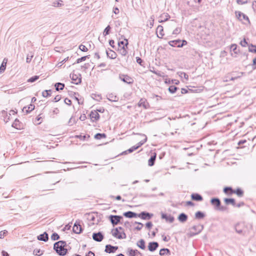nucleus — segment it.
<instances>
[{"label":"nucleus","mask_w":256,"mask_h":256,"mask_svg":"<svg viewBox=\"0 0 256 256\" xmlns=\"http://www.w3.org/2000/svg\"><path fill=\"white\" fill-rule=\"evenodd\" d=\"M223 192L227 195H232V194H236L239 197H242L244 196V192L240 188H238L234 190L231 186H225L223 189Z\"/></svg>","instance_id":"nucleus-1"},{"label":"nucleus","mask_w":256,"mask_h":256,"mask_svg":"<svg viewBox=\"0 0 256 256\" xmlns=\"http://www.w3.org/2000/svg\"><path fill=\"white\" fill-rule=\"evenodd\" d=\"M168 44L172 47L181 48L186 45L188 42L185 40H181L180 39H177L170 40L168 42Z\"/></svg>","instance_id":"nucleus-2"},{"label":"nucleus","mask_w":256,"mask_h":256,"mask_svg":"<svg viewBox=\"0 0 256 256\" xmlns=\"http://www.w3.org/2000/svg\"><path fill=\"white\" fill-rule=\"evenodd\" d=\"M82 221L79 219L76 220L72 228V231L76 234H80L82 232L84 229L80 225Z\"/></svg>","instance_id":"nucleus-3"},{"label":"nucleus","mask_w":256,"mask_h":256,"mask_svg":"<svg viewBox=\"0 0 256 256\" xmlns=\"http://www.w3.org/2000/svg\"><path fill=\"white\" fill-rule=\"evenodd\" d=\"M118 77L122 82L128 84H132L134 82L133 78L128 74H120Z\"/></svg>","instance_id":"nucleus-4"},{"label":"nucleus","mask_w":256,"mask_h":256,"mask_svg":"<svg viewBox=\"0 0 256 256\" xmlns=\"http://www.w3.org/2000/svg\"><path fill=\"white\" fill-rule=\"evenodd\" d=\"M70 76L72 80V83L77 85L81 84L82 79L81 74H76L72 72L70 74Z\"/></svg>","instance_id":"nucleus-5"},{"label":"nucleus","mask_w":256,"mask_h":256,"mask_svg":"<svg viewBox=\"0 0 256 256\" xmlns=\"http://www.w3.org/2000/svg\"><path fill=\"white\" fill-rule=\"evenodd\" d=\"M66 246H67V244H66V241L63 240H59L58 242H56L54 244L53 249L54 250H60V249L62 250V248H66Z\"/></svg>","instance_id":"nucleus-6"},{"label":"nucleus","mask_w":256,"mask_h":256,"mask_svg":"<svg viewBox=\"0 0 256 256\" xmlns=\"http://www.w3.org/2000/svg\"><path fill=\"white\" fill-rule=\"evenodd\" d=\"M92 238L94 241L97 242H100L104 238V234L102 232H93Z\"/></svg>","instance_id":"nucleus-7"},{"label":"nucleus","mask_w":256,"mask_h":256,"mask_svg":"<svg viewBox=\"0 0 256 256\" xmlns=\"http://www.w3.org/2000/svg\"><path fill=\"white\" fill-rule=\"evenodd\" d=\"M154 214L152 213L148 212L146 211H143L138 214V217L142 220H150L152 218Z\"/></svg>","instance_id":"nucleus-8"},{"label":"nucleus","mask_w":256,"mask_h":256,"mask_svg":"<svg viewBox=\"0 0 256 256\" xmlns=\"http://www.w3.org/2000/svg\"><path fill=\"white\" fill-rule=\"evenodd\" d=\"M235 14L236 18L240 21H242V20H246L248 24H250V20L248 17L240 11H236Z\"/></svg>","instance_id":"nucleus-9"},{"label":"nucleus","mask_w":256,"mask_h":256,"mask_svg":"<svg viewBox=\"0 0 256 256\" xmlns=\"http://www.w3.org/2000/svg\"><path fill=\"white\" fill-rule=\"evenodd\" d=\"M161 218L162 219L165 220L167 222H169L170 223H172L174 220V216L163 212H161Z\"/></svg>","instance_id":"nucleus-10"},{"label":"nucleus","mask_w":256,"mask_h":256,"mask_svg":"<svg viewBox=\"0 0 256 256\" xmlns=\"http://www.w3.org/2000/svg\"><path fill=\"white\" fill-rule=\"evenodd\" d=\"M89 116L92 122L98 121L100 118V115L95 110H92Z\"/></svg>","instance_id":"nucleus-11"},{"label":"nucleus","mask_w":256,"mask_h":256,"mask_svg":"<svg viewBox=\"0 0 256 256\" xmlns=\"http://www.w3.org/2000/svg\"><path fill=\"white\" fill-rule=\"evenodd\" d=\"M159 246V244L157 242H150L148 243V248L151 252H154Z\"/></svg>","instance_id":"nucleus-12"},{"label":"nucleus","mask_w":256,"mask_h":256,"mask_svg":"<svg viewBox=\"0 0 256 256\" xmlns=\"http://www.w3.org/2000/svg\"><path fill=\"white\" fill-rule=\"evenodd\" d=\"M118 249V246H113L110 244H108L106 246L104 252L108 254L114 253Z\"/></svg>","instance_id":"nucleus-13"},{"label":"nucleus","mask_w":256,"mask_h":256,"mask_svg":"<svg viewBox=\"0 0 256 256\" xmlns=\"http://www.w3.org/2000/svg\"><path fill=\"white\" fill-rule=\"evenodd\" d=\"M210 204L214 206V210H216L218 206H220L221 202L219 198L214 197L210 199Z\"/></svg>","instance_id":"nucleus-14"},{"label":"nucleus","mask_w":256,"mask_h":256,"mask_svg":"<svg viewBox=\"0 0 256 256\" xmlns=\"http://www.w3.org/2000/svg\"><path fill=\"white\" fill-rule=\"evenodd\" d=\"M12 126L17 130H22L24 128V124L18 118H16L12 124Z\"/></svg>","instance_id":"nucleus-15"},{"label":"nucleus","mask_w":256,"mask_h":256,"mask_svg":"<svg viewBox=\"0 0 256 256\" xmlns=\"http://www.w3.org/2000/svg\"><path fill=\"white\" fill-rule=\"evenodd\" d=\"M139 107H143L144 109H148L150 108V106L146 98H141L138 104Z\"/></svg>","instance_id":"nucleus-16"},{"label":"nucleus","mask_w":256,"mask_h":256,"mask_svg":"<svg viewBox=\"0 0 256 256\" xmlns=\"http://www.w3.org/2000/svg\"><path fill=\"white\" fill-rule=\"evenodd\" d=\"M138 214L132 211H128L123 213V216L126 218H132L138 217Z\"/></svg>","instance_id":"nucleus-17"},{"label":"nucleus","mask_w":256,"mask_h":256,"mask_svg":"<svg viewBox=\"0 0 256 256\" xmlns=\"http://www.w3.org/2000/svg\"><path fill=\"white\" fill-rule=\"evenodd\" d=\"M48 234L46 232L37 236V240L40 241L46 242L48 241Z\"/></svg>","instance_id":"nucleus-18"},{"label":"nucleus","mask_w":256,"mask_h":256,"mask_svg":"<svg viewBox=\"0 0 256 256\" xmlns=\"http://www.w3.org/2000/svg\"><path fill=\"white\" fill-rule=\"evenodd\" d=\"M177 218L180 222L184 223L187 221L188 216L184 212H182L179 214Z\"/></svg>","instance_id":"nucleus-19"},{"label":"nucleus","mask_w":256,"mask_h":256,"mask_svg":"<svg viewBox=\"0 0 256 256\" xmlns=\"http://www.w3.org/2000/svg\"><path fill=\"white\" fill-rule=\"evenodd\" d=\"M204 225L199 224L198 225L193 226L190 229L193 230L196 233H198V234L204 230Z\"/></svg>","instance_id":"nucleus-20"},{"label":"nucleus","mask_w":256,"mask_h":256,"mask_svg":"<svg viewBox=\"0 0 256 256\" xmlns=\"http://www.w3.org/2000/svg\"><path fill=\"white\" fill-rule=\"evenodd\" d=\"M191 198L196 202H201L203 200V197L198 193H192L191 194Z\"/></svg>","instance_id":"nucleus-21"},{"label":"nucleus","mask_w":256,"mask_h":256,"mask_svg":"<svg viewBox=\"0 0 256 256\" xmlns=\"http://www.w3.org/2000/svg\"><path fill=\"white\" fill-rule=\"evenodd\" d=\"M156 33L157 34V36L158 38H162L163 37V36L164 35V28L162 26L158 25V26Z\"/></svg>","instance_id":"nucleus-22"},{"label":"nucleus","mask_w":256,"mask_h":256,"mask_svg":"<svg viewBox=\"0 0 256 256\" xmlns=\"http://www.w3.org/2000/svg\"><path fill=\"white\" fill-rule=\"evenodd\" d=\"M156 158V153L154 152L152 154L150 158L148 160V166H153L154 165Z\"/></svg>","instance_id":"nucleus-23"},{"label":"nucleus","mask_w":256,"mask_h":256,"mask_svg":"<svg viewBox=\"0 0 256 256\" xmlns=\"http://www.w3.org/2000/svg\"><path fill=\"white\" fill-rule=\"evenodd\" d=\"M35 108V106L34 104H30L28 106H24L22 111L24 112V110H26L25 112L26 114H30L32 111Z\"/></svg>","instance_id":"nucleus-24"},{"label":"nucleus","mask_w":256,"mask_h":256,"mask_svg":"<svg viewBox=\"0 0 256 256\" xmlns=\"http://www.w3.org/2000/svg\"><path fill=\"white\" fill-rule=\"evenodd\" d=\"M224 202L226 205L231 204L234 206L236 205V200L232 198H226L224 199Z\"/></svg>","instance_id":"nucleus-25"},{"label":"nucleus","mask_w":256,"mask_h":256,"mask_svg":"<svg viewBox=\"0 0 256 256\" xmlns=\"http://www.w3.org/2000/svg\"><path fill=\"white\" fill-rule=\"evenodd\" d=\"M115 216L111 214L108 216V220L111 222L112 224L114 226L118 224H120V222L118 218H114Z\"/></svg>","instance_id":"nucleus-26"},{"label":"nucleus","mask_w":256,"mask_h":256,"mask_svg":"<svg viewBox=\"0 0 256 256\" xmlns=\"http://www.w3.org/2000/svg\"><path fill=\"white\" fill-rule=\"evenodd\" d=\"M69 249H67V248H63L60 250H55V252L56 253L60 256H66L68 254V252Z\"/></svg>","instance_id":"nucleus-27"},{"label":"nucleus","mask_w":256,"mask_h":256,"mask_svg":"<svg viewBox=\"0 0 256 256\" xmlns=\"http://www.w3.org/2000/svg\"><path fill=\"white\" fill-rule=\"evenodd\" d=\"M110 233L114 237L118 239H120V238H122V236L120 235L121 234V232L118 230L117 228H112L111 230Z\"/></svg>","instance_id":"nucleus-28"},{"label":"nucleus","mask_w":256,"mask_h":256,"mask_svg":"<svg viewBox=\"0 0 256 256\" xmlns=\"http://www.w3.org/2000/svg\"><path fill=\"white\" fill-rule=\"evenodd\" d=\"M230 52H232L235 54L240 53V50L238 48L237 44H232L230 46Z\"/></svg>","instance_id":"nucleus-29"},{"label":"nucleus","mask_w":256,"mask_h":256,"mask_svg":"<svg viewBox=\"0 0 256 256\" xmlns=\"http://www.w3.org/2000/svg\"><path fill=\"white\" fill-rule=\"evenodd\" d=\"M206 216V214L202 211H197L194 214V218L196 220L203 219Z\"/></svg>","instance_id":"nucleus-30"},{"label":"nucleus","mask_w":256,"mask_h":256,"mask_svg":"<svg viewBox=\"0 0 256 256\" xmlns=\"http://www.w3.org/2000/svg\"><path fill=\"white\" fill-rule=\"evenodd\" d=\"M170 250L168 248H161L159 252V254L160 256H164V255L170 256Z\"/></svg>","instance_id":"nucleus-31"},{"label":"nucleus","mask_w":256,"mask_h":256,"mask_svg":"<svg viewBox=\"0 0 256 256\" xmlns=\"http://www.w3.org/2000/svg\"><path fill=\"white\" fill-rule=\"evenodd\" d=\"M90 135L89 134H85L82 136V134L76 135L74 136H72L73 138L80 139V140L84 141L86 140H88L89 138H90Z\"/></svg>","instance_id":"nucleus-32"},{"label":"nucleus","mask_w":256,"mask_h":256,"mask_svg":"<svg viewBox=\"0 0 256 256\" xmlns=\"http://www.w3.org/2000/svg\"><path fill=\"white\" fill-rule=\"evenodd\" d=\"M136 246L142 250H145L146 248V242L144 239H140L136 242Z\"/></svg>","instance_id":"nucleus-33"},{"label":"nucleus","mask_w":256,"mask_h":256,"mask_svg":"<svg viewBox=\"0 0 256 256\" xmlns=\"http://www.w3.org/2000/svg\"><path fill=\"white\" fill-rule=\"evenodd\" d=\"M188 88V92H190L192 93H198L202 91L203 89L202 88H196L194 86H187Z\"/></svg>","instance_id":"nucleus-34"},{"label":"nucleus","mask_w":256,"mask_h":256,"mask_svg":"<svg viewBox=\"0 0 256 256\" xmlns=\"http://www.w3.org/2000/svg\"><path fill=\"white\" fill-rule=\"evenodd\" d=\"M140 198H152V197H156V194H146L142 193H140V194H136L135 196L133 198V199H134L136 197Z\"/></svg>","instance_id":"nucleus-35"},{"label":"nucleus","mask_w":256,"mask_h":256,"mask_svg":"<svg viewBox=\"0 0 256 256\" xmlns=\"http://www.w3.org/2000/svg\"><path fill=\"white\" fill-rule=\"evenodd\" d=\"M68 96L72 98L75 100H78V98L80 96V94L78 92H74L73 91H68Z\"/></svg>","instance_id":"nucleus-36"},{"label":"nucleus","mask_w":256,"mask_h":256,"mask_svg":"<svg viewBox=\"0 0 256 256\" xmlns=\"http://www.w3.org/2000/svg\"><path fill=\"white\" fill-rule=\"evenodd\" d=\"M54 86L56 91L63 90L65 86V84L64 83L60 82L55 83Z\"/></svg>","instance_id":"nucleus-37"},{"label":"nucleus","mask_w":256,"mask_h":256,"mask_svg":"<svg viewBox=\"0 0 256 256\" xmlns=\"http://www.w3.org/2000/svg\"><path fill=\"white\" fill-rule=\"evenodd\" d=\"M110 52L111 53L108 52V50H106V54L107 57L112 60L115 59L117 56L116 53L113 50H111Z\"/></svg>","instance_id":"nucleus-38"},{"label":"nucleus","mask_w":256,"mask_h":256,"mask_svg":"<svg viewBox=\"0 0 256 256\" xmlns=\"http://www.w3.org/2000/svg\"><path fill=\"white\" fill-rule=\"evenodd\" d=\"M164 82L168 84H174L176 85H178L180 84V81L176 79L166 78L164 80Z\"/></svg>","instance_id":"nucleus-39"},{"label":"nucleus","mask_w":256,"mask_h":256,"mask_svg":"<svg viewBox=\"0 0 256 256\" xmlns=\"http://www.w3.org/2000/svg\"><path fill=\"white\" fill-rule=\"evenodd\" d=\"M234 230L238 234L242 235L244 234H243L242 228H241L240 224L239 222H238L234 225Z\"/></svg>","instance_id":"nucleus-40"},{"label":"nucleus","mask_w":256,"mask_h":256,"mask_svg":"<svg viewBox=\"0 0 256 256\" xmlns=\"http://www.w3.org/2000/svg\"><path fill=\"white\" fill-rule=\"evenodd\" d=\"M108 100L110 102H118V98L114 95L113 94H108V97L107 98Z\"/></svg>","instance_id":"nucleus-41"},{"label":"nucleus","mask_w":256,"mask_h":256,"mask_svg":"<svg viewBox=\"0 0 256 256\" xmlns=\"http://www.w3.org/2000/svg\"><path fill=\"white\" fill-rule=\"evenodd\" d=\"M178 90L179 88L174 85L170 86L168 88V91L172 94H175Z\"/></svg>","instance_id":"nucleus-42"},{"label":"nucleus","mask_w":256,"mask_h":256,"mask_svg":"<svg viewBox=\"0 0 256 256\" xmlns=\"http://www.w3.org/2000/svg\"><path fill=\"white\" fill-rule=\"evenodd\" d=\"M106 138V134L105 133H96L94 136V138L96 140H101Z\"/></svg>","instance_id":"nucleus-43"},{"label":"nucleus","mask_w":256,"mask_h":256,"mask_svg":"<svg viewBox=\"0 0 256 256\" xmlns=\"http://www.w3.org/2000/svg\"><path fill=\"white\" fill-rule=\"evenodd\" d=\"M128 250L129 252V256H136L137 254H141V253L138 250H133L131 248H128Z\"/></svg>","instance_id":"nucleus-44"},{"label":"nucleus","mask_w":256,"mask_h":256,"mask_svg":"<svg viewBox=\"0 0 256 256\" xmlns=\"http://www.w3.org/2000/svg\"><path fill=\"white\" fill-rule=\"evenodd\" d=\"M248 52H252L254 54H256V44L254 45V44H248Z\"/></svg>","instance_id":"nucleus-45"},{"label":"nucleus","mask_w":256,"mask_h":256,"mask_svg":"<svg viewBox=\"0 0 256 256\" xmlns=\"http://www.w3.org/2000/svg\"><path fill=\"white\" fill-rule=\"evenodd\" d=\"M52 95V90H44L42 92V96L44 98H48Z\"/></svg>","instance_id":"nucleus-46"},{"label":"nucleus","mask_w":256,"mask_h":256,"mask_svg":"<svg viewBox=\"0 0 256 256\" xmlns=\"http://www.w3.org/2000/svg\"><path fill=\"white\" fill-rule=\"evenodd\" d=\"M138 150L137 149V146H136L135 145L132 146L131 148H128V150H125L124 152H122V154H127L128 153H132V152H133L135 151L136 150Z\"/></svg>","instance_id":"nucleus-47"},{"label":"nucleus","mask_w":256,"mask_h":256,"mask_svg":"<svg viewBox=\"0 0 256 256\" xmlns=\"http://www.w3.org/2000/svg\"><path fill=\"white\" fill-rule=\"evenodd\" d=\"M112 28L110 25H108L104 30L103 32V35L106 36L109 34Z\"/></svg>","instance_id":"nucleus-48"},{"label":"nucleus","mask_w":256,"mask_h":256,"mask_svg":"<svg viewBox=\"0 0 256 256\" xmlns=\"http://www.w3.org/2000/svg\"><path fill=\"white\" fill-rule=\"evenodd\" d=\"M51 240L53 241L58 240L60 238V236L58 234L54 232L50 236Z\"/></svg>","instance_id":"nucleus-49"},{"label":"nucleus","mask_w":256,"mask_h":256,"mask_svg":"<svg viewBox=\"0 0 256 256\" xmlns=\"http://www.w3.org/2000/svg\"><path fill=\"white\" fill-rule=\"evenodd\" d=\"M34 57V54L32 52H30L28 54L26 58V62L28 64H30L32 60V58Z\"/></svg>","instance_id":"nucleus-50"},{"label":"nucleus","mask_w":256,"mask_h":256,"mask_svg":"<svg viewBox=\"0 0 256 256\" xmlns=\"http://www.w3.org/2000/svg\"><path fill=\"white\" fill-rule=\"evenodd\" d=\"M62 0H55L52 2V6L54 7H60L64 4H62Z\"/></svg>","instance_id":"nucleus-51"},{"label":"nucleus","mask_w":256,"mask_h":256,"mask_svg":"<svg viewBox=\"0 0 256 256\" xmlns=\"http://www.w3.org/2000/svg\"><path fill=\"white\" fill-rule=\"evenodd\" d=\"M40 78V76H34L32 77H30V78H29L27 82H34L36 81Z\"/></svg>","instance_id":"nucleus-52"},{"label":"nucleus","mask_w":256,"mask_h":256,"mask_svg":"<svg viewBox=\"0 0 256 256\" xmlns=\"http://www.w3.org/2000/svg\"><path fill=\"white\" fill-rule=\"evenodd\" d=\"M147 140H148L147 136H146V138H144L143 140H142L139 142H138L137 144H136L135 145V146H137V149H138L142 145H143L144 143H146L147 142Z\"/></svg>","instance_id":"nucleus-53"},{"label":"nucleus","mask_w":256,"mask_h":256,"mask_svg":"<svg viewBox=\"0 0 256 256\" xmlns=\"http://www.w3.org/2000/svg\"><path fill=\"white\" fill-rule=\"evenodd\" d=\"M178 74L179 75L180 77H184V78H185L186 80H188V75L186 73L182 72H178Z\"/></svg>","instance_id":"nucleus-54"},{"label":"nucleus","mask_w":256,"mask_h":256,"mask_svg":"<svg viewBox=\"0 0 256 256\" xmlns=\"http://www.w3.org/2000/svg\"><path fill=\"white\" fill-rule=\"evenodd\" d=\"M44 251L40 249H35L34 250V254L36 256H40L43 254Z\"/></svg>","instance_id":"nucleus-55"},{"label":"nucleus","mask_w":256,"mask_h":256,"mask_svg":"<svg viewBox=\"0 0 256 256\" xmlns=\"http://www.w3.org/2000/svg\"><path fill=\"white\" fill-rule=\"evenodd\" d=\"M135 224H138V226L135 227L134 228V230H140L144 226V224L140 222H136Z\"/></svg>","instance_id":"nucleus-56"},{"label":"nucleus","mask_w":256,"mask_h":256,"mask_svg":"<svg viewBox=\"0 0 256 256\" xmlns=\"http://www.w3.org/2000/svg\"><path fill=\"white\" fill-rule=\"evenodd\" d=\"M165 16L166 18H164V20H159L158 22L159 23H162L164 22L168 21L170 18V16L168 13L166 14Z\"/></svg>","instance_id":"nucleus-57"},{"label":"nucleus","mask_w":256,"mask_h":256,"mask_svg":"<svg viewBox=\"0 0 256 256\" xmlns=\"http://www.w3.org/2000/svg\"><path fill=\"white\" fill-rule=\"evenodd\" d=\"M69 59V57L68 56L66 57V58H64L62 62H58L57 65H56V66L58 67V68H60L66 62H67Z\"/></svg>","instance_id":"nucleus-58"},{"label":"nucleus","mask_w":256,"mask_h":256,"mask_svg":"<svg viewBox=\"0 0 256 256\" xmlns=\"http://www.w3.org/2000/svg\"><path fill=\"white\" fill-rule=\"evenodd\" d=\"M78 48L83 52H86L88 51V48L87 47L82 44H80Z\"/></svg>","instance_id":"nucleus-59"},{"label":"nucleus","mask_w":256,"mask_h":256,"mask_svg":"<svg viewBox=\"0 0 256 256\" xmlns=\"http://www.w3.org/2000/svg\"><path fill=\"white\" fill-rule=\"evenodd\" d=\"M88 215V219L92 222H94L96 220V217L93 214H87Z\"/></svg>","instance_id":"nucleus-60"},{"label":"nucleus","mask_w":256,"mask_h":256,"mask_svg":"<svg viewBox=\"0 0 256 256\" xmlns=\"http://www.w3.org/2000/svg\"><path fill=\"white\" fill-rule=\"evenodd\" d=\"M86 60V58L84 56H82L80 58H78L76 60V62L72 64V65H74L76 64H79L82 62H84Z\"/></svg>","instance_id":"nucleus-61"},{"label":"nucleus","mask_w":256,"mask_h":256,"mask_svg":"<svg viewBox=\"0 0 256 256\" xmlns=\"http://www.w3.org/2000/svg\"><path fill=\"white\" fill-rule=\"evenodd\" d=\"M136 62L138 64L142 66L144 63V60L138 56L136 57Z\"/></svg>","instance_id":"nucleus-62"},{"label":"nucleus","mask_w":256,"mask_h":256,"mask_svg":"<svg viewBox=\"0 0 256 256\" xmlns=\"http://www.w3.org/2000/svg\"><path fill=\"white\" fill-rule=\"evenodd\" d=\"M240 44L242 47H246V46H248V44H249L246 42L245 38H244L243 40H241Z\"/></svg>","instance_id":"nucleus-63"},{"label":"nucleus","mask_w":256,"mask_h":256,"mask_svg":"<svg viewBox=\"0 0 256 256\" xmlns=\"http://www.w3.org/2000/svg\"><path fill=\"white\" fill-rule=\"evenodd\" d=\"M6 65L4 64H1L0 66V74L3 73L6 69Z\"/></svg>","instance_id":"nucleus-64"}]
</instances>
